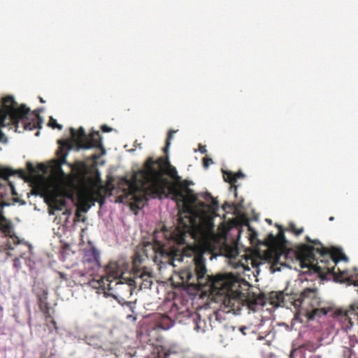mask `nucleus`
I'll use <instances>...</instances> for the list:
<instances>
[{
    "mask_svg": "<svg viewBox=\"0 0 358 358\" xmlns=\"http://www.w3.org/2000/svg\"><path fill=\"white\" fill-rule=\"evenodd\" d=\"M131 199L138 204L145 199V194L150 193L153 196L162 198L171 194L174 197L184 198L180 188L187 189L192 182L182 180L176 169L173 166L168 157L155 159L148 157L141 169L136 171L130 180H126Z\"/></svg>",
    "mask_w": 358,
    "mask_h": 358,
    "instance_id": "1",
    "label": "nucleus"
},
{
    "mask_svg": "<svg viewBox=\"0 0 358 358\" xmlns=\"http://www.w3.org/2000/svg\"><path fill=\"white\" fill-rule=\"evenodd\" d=\"M187 210L179 212L178 226L171 234V241L173 245H170L162 241L155 240L151 247L153 250L152 259L159 265L169 264L176 266V262H181L184 256V247L187 235L194 238L197 231L201 228V218L198 217L194 213L187 208Z\"/></svg>",
    "mask_w": 358,
    "mask_h": 358,
    "instance_id": "2",
    "label": "nucleus"
},
{
    "mask_svg": "<svg viewBox=\"0 0 358 358\" xmlns=\"http://www.w3.org/2000/svg\"><path fill=\"white\" fill-rule=\"evenodd\" d=\"M120 268L115 270L114 279L111 278L108 283V295L117 301L124 300V297L131 296L135 289H150L152 285L151 275L145 270L138 268L141 263V257L135 254L133 259V268L129 270V266L123 260H119Z\"/></svg>",
    "mask_w": 358,
    "mask_h": 358,
    "instance_id": "3",
    "label": "nucleus"
},
{
    "mask_svg": "<svg viewBox=\"0 0 358 358\" xmlns=\"http://www.w3.org/2000/svg\"><path fill=\"white\" fill-rule=\"evenodd\" d=\"M306 239L313 245H300L294 251L301 268L319 274L334 272L335 266L344 254L338 250H329L319 241H312L308 236Z\"/></svg>",
    "mask_w": 358,
    "mask_h": 358,
    "instance_id": "4",
    "label": "nucleus"
},
{
    "mask_svg": "<svg viewBox=\"0 0 358 358\" xmlns=\"http://www.w3.org/2000/svg\"><path fill=\"white\" fill-rule=\"evenodd\" d=\"M42 122V118L35 111L31 113L25 104L18 106L13 96H6L2 99L0 109V142H8L7 137L1 131L3 127L21 133L41 127Z\"/></svg>",
    "mask_w": 358,
    "mask_h": 358,
    "instance_id": "5",
    "label": "nucleus"
},
{
    "mask_svg": "<svg viewBox=\"0 0 358 358\" xmlns=\"http://www.w3.org/2000/svg\"><path fill=\"white\" fill-rule=\"evenodd\" d=\"M211 287L224 295L223 305L227 312L237 313L247 301V296L241 290L240 279L231 273L218 274L212 278Z\"/></svg>",
    "mask_w": 358,
    "mask_h": 358,
    "instance_id": "6",
    "label": "nucleus"
},
{
    "mask_svg": "<svg viewBox=\"0 0 358 358\" xmlns=\"http://www.w3.org/2000/svg\"><path fill=\"white\" fill-rule=\"evenodd\" d=\"M278 233L276 236L269 234L266 239V244L270 247H275V249L269 251L266 255L271 261V269L273 272L280 271L278 265L288 266L287 262L289 252H285L287 241L282 227L278 226Z\"/></svg>",
    "mask_w": 358,
    "mask_h": 358,
    "instance_id": "7",
    "label": "nucleus"
},
{
    "mask_svg": "<svg viewBox=\"0 0 358 358\" xmlns=\"http://www.w3.org/2000/svg\"><path fill=\"white\" fill-rule=\"evenodd\" d=\"M194 273L189 268L182 269L179 277L182 283L189 287L202 286L207 282L211 284L214 276L206 275V259L202 253L196 254L194 257Z\"/></svg>",
    "mask_w": 358,
    "mask_h": 358,
    "instance_id": "8",
    "label": "nucleus"
},
{
    "mask_svg": "<svg viewBox=\"0 0 358 358\" xmlns=\"http://www.w3.org/2000/svg\"><path fill=\"white\" fill-rule=\"evenodd\" d=\"M68 165L71 167L72 173L79 180V196L89 202L94 203L99 202L101 205L104 202V196L101 192V189H96L92 187L87 186L85 184V179L87 173V167L83 162H78L76 164Z\"/></svg>",
    "mask_w": 358,
    "mask_h": 358,
    "instance_id": "9",
    "label": "nucleus"
},
{
    "mask_svg": "<svg viewBox=\"0 0 358 358\" xmlns=\"http://www.w3.org/2000/svg\"><path fill=\"white\" fill-rule=\"evenodd\" d=\"M316 292V289L306 288L301 292L299 296L295 299L294 301L295 306H299L305 311V315L308 320H313L317 316L326 314L322 308H317L320 301Z\"/></svg>",
    "mask_w": 358,
    "mask_h": 358,
    "instance_id": "10",
    "label": "nucleus"
},
{
    "mask_svg": "<svg viewBox=\"0 0 358 358\" xmlns=\"http://www.w3.org/2000/svg\"><path fill=\"white\" fill-rule=\"evenodd\" d=\"M347 280L350 284L358 286V273L350 275ZM335 313L343 330L348 331L352 329L354 325H358V303L351 304L348 309L337 310Z\"/></svg>",
    "mask_w": 358,
    "mask_h": 358,
    "instance_id": "11",
    "label": "nucleus"
},
{
    "mask_svg": "<svg viewBox=\"0 0 358 358\" xmlns=\"http://www.w3.org/2000/svg\"><path fill=\"white\" fill-rule=\"evenodd\" d=\"M59 279L66 282V285L73 287L76 285H85L89 282L90 278L95 273L84 268H73L69 272L57 271Z\"/></svg>",
    "mask_w": 358,
    "mask_h": 358,
    "instance_id": "12",
    "label": "nucleus"
},
{
    "mask_svg": "<svg viewBox=\"0 0 358 358\" xmlns=\"http://www.w3.org/2000/svg\"><path fill=\"white\" fill-rule=\"evenodd\" d=\"M83 253L82 263L85 268L94 273H97L101 266L99 251L89 242L88 245L83 249Z\"/></svg>",
    "mask_w": 358,
    "mask_h": 358,
    "instance_id": "13",
    "label": "nucleus"
},
{
    "mask_svg": "<svg viewBox=\"0 0 358 358\" xmlns=\"http://www.w3.org/2000/svg\"><path fill=\"white\" fill-rule=\"evenodd\" d=\"M66 198L73 199V192L67 189H60L52 192L46 199V202L51 208L49 210V213L50 215L54 214L52 210H62L66 206Z\"/></svg>",
    "mask_w": 358,
    "mask_h": 358,
    "instance_id": "14",
    "label": "nucleus"
},
{
    "mask_svg": "<svg viewBox=\"0 0 358 358\" xmlns=\"http://www.w3.org/2000/svg\"><path fill=\"white\" fill-rule=\"evenodd\" d=\"M118 268H120L118 262H110L104 269L105 275L101 276L97 280L90 278L87 284L94 289H102L108 295V283L110 281L111 278L114 279L115 270L118 269Z\"/></svg>",
    "mask_w": 358,
    "mask_h": 358,
    "instance_id": "15",
    "label": "nucleus"
},
{
    "mask_svg": "<svg viewBox=\"0 0 358 358\" xmlns=\"http://www.w3.org/2000/svg\"><path fill=\"white\" fill-rule=\"evenodd\" d=\"M59 149L57 151L58 157V164L55 167V172L58 180L62 182V179L66 177V173L62 168L63 164H68L66 157L68 152L73 149V143L72 141H59Z\"/></svg>",
    "mask_w": 358,
    "mask_h": 358,
    "instance_id": "16",
    "label": "nucleus"
},
{
    "mask_svg": "<svg viewBox=\"0 0 358 358\" xmlns=\"http://www.w3.org/2000/svg\"><path fill=\"white\" fill-rule=\"evenodd\" d=\"M217 320L218 314L217 313L214 312L212 315H210L208 317V320L209 322V325H208L206 320H202L199 315H196V317L194 319L195 323L194 329L198 332H205L206 331L215 327V321H217Z\"/></svg>",
    "mask_w": 358,
    "mask_h": 358,
    "instance_id": "17",
    "label": "nucleus"
},
{
    "mask_svg": "<svg viewBox=\"0 0 358 358\" xmlns=\"http://www.w3.org/2000/svg\"><path fill=\"white\" fill-rule=\"evenodd\" d=\"M80 148L84 149H90L92 148H98L102 150V153L105 154V149L102 145L101 136L99 131H92L85 143H80Z\"/></svg>",
    "mask_w": 358,
    "mask_h": 358,
    "instance_id": "18",
    "label": "nucleus"
},
{
    "mask_svg": "<svg viewBox=\"0 0 358 358\" xmlns=\"http://www.w3.org/2000/svg\"><path fill=\"white\" fill-rule=\"evenodd\" d=\"M72 138L66 139V141H72L73 147L76 145L77 150L83 149L80 148V143H85L87 141L88 137L86 136L85 131L83 127H80L78 131H76L73 128L70 129Z\"/></svg>",
    "mask_w": 358,
    "mask_h": 358,
    "instance_id": "19",
    "label": "nucleus"
},
{
    "mask_svg": "<svg viewBox=\"0 0 358 358\" xmlns=\"http://www.w3.org/2000/svg\"><path fill=\"white\" fill-rule=\"evenodd\" d=\"M154 329L167 330L173 325V321L166 315L157 314L155 316Z\"/></svg>",
    "mask_w": 358,
    "mask_h": 358,
    "instance_id": "20",
    "label": "nucleus"
},
{
    "mask_svg": "<svg viewBox=\"0 0 358 358\" xmlns=\"http://www.w3.org/2000/svg\"><path fill=\"white\" fill-rule=\"evenodd\" d=\"M48 291L47 289H41L36 293L38 305L41 311L43 313L50 310V307L48 302Z\"/></svg>",
    "mask_w": 358,
    "mask_h": 358,
    "instance_id": "21",
    "label": "nucleus"
},
{
    "mask_svg": "<svg viewBox=\"0 0 358 358\" xmlns=\"http://www.w3.org/2000/svg\"><path fill=\"white\" fill-rule=\"evenodd\" d=\"M223 177L226 182H228L231 185V189H234L235 195H236L237 186L235 185V183L238 178H243L244 174L241 171L236 173L229 171H224Z\"/></svg>",
    "mask_w": 358,
    "mask_h": 358,
    "instance_id": "22",
    "label": "nucleus"
},
{
    "mask_svg": "<svg viewBox=\"0 0 358 358\" xmlns=\"http://www.w3.org/2000/svg\"><path fill=\"white\" fill-rule=\"evenodd\" d=\"M76 182H79V180L73 173H66V177L64 178L61 182L64 186L62 189H67L73 192V190L77 187Z\"/></svg>",
    "mask_w": 358,
    "mask_h": 358,
    "instance_id": "23",
    "label": "nucleus"
},
{
    "mask_svg": "<svg viewBox=\"0 0 358 358\" xmlns=\"http://www.w3.org/2000/svg\"><path fill=\"white\" fill-rule=\"evenodd\" d=\"M45 317V325L49 329L50 333L55 331L56 333L58 331V327L57 322L55 320L53 317L51 315L50 310L43 313Z\"/></svg>",
    "mask_w": 358,
    "mask_h": 358,
    "instance_id": "24",
    "label": "nucleus"
},
{
    "mask_svg": "<svg viewBox=\"0 0 358 358\" xmlns=\"http://www.w3.org/2000/svg\"><path fill=\"white\" fill-rule=\"evenodd\" d=\"M268 297L270 303L274 306H278L284 301V294L282 292H271Z\"/></svg>",
    "mask_w": 358,
    "mask_h": 358,
    "instance_id": "25",
    "label": "nucleus"
},
{
    "mask_svg": "<svg viewBox=\"0 0 358 358\" xmlns=\"http://www.w3.org/2000/svg\"><path fill=\"white\" fill-rule=\"evenodd\" d=\"M204 199L206 202L209 203L208 207L213 212H215L219 208V203L218 201L215 199L210 193H206L204 196Z\"/></svg>",
    "mask_w": 358,
    "mask_h": 358,
    "instance_id": "26",
    "label": "nucleus"
},
{
    "mask_svg": "<svg viewBox=\"0 0 358 358\" xmlns=\"http://www.w3.org/2000/svg\"><path fill=\"white\" fill-rule=\"evenodd\" d=\"M182 192H183V194H184V198L183 199H180V198H177V197H174L173 196V199L174 200H185L188 202H189L190 203L193 204L196 202L197 198L196 196V195L194 194V192L193 191L190 189V191L191 192H188L187 189H183V188H180Z\"/></svg>",
    "mask_w": 358,
    "mask_h": 358,
    "instance_id": "27",
    "label": "nucleus"
},
{
    "mask_svg": "<svg viewBox=\"0 0 358 358\" xmlns=\"http://www.w3.org/2000/svg\"><path fill=\"white\" fill-rule=\"evenodd\" d=\"M19 173L21 177H24V172L23 170H19V171H13L11 169L9 168H5L0 169V178H2L5 180H8V178L10 176L15 175V173Z\"/></svg>",
    "mask_w": 358,
    "mask_h": 358,
    "instance_id": "28",
    "label": "nucleus"
},
{
    "mask_svg": "<svg viewBox=\"0 0 358 358\" xmlns=\"http://www.w3.org/2000/svg\"><path fill=\"white\" fill-rule=\"evenodd\" d=\"M176 131H174V130H170L168 133V135H167V138H166V145H165V147L163 149V151L167 155L168 154V152H169V146L171 145V139L173 138V134L176 133Z\"/></svg>",
    "mask_w": 358,
    "mask_h": 358,
    "instance_id": "29",
    "label": "nucleus"
},
{
    "mask_svg": "<svg viewBox=\"0 0 358 358\" xmlns=\"http://www.w3.org/2000/svg\"><path fill=\"white\" fill-rule=\"evenodd\" d=\"M287 230L294 233L295 235L299 236L303 232V228H296L294 223H290L288 226Z\"/></svg>",
    "mask_w": 358,
    "mask_h": 358,
    "instance_id": "30",
    "label": "nucleus"
},
{
    "mask_svg": "<svg viewBox=\"0 0 358 358\" xmlns=\"http://www.w3.org/2000/svg\"><path fill=\"white\" fill-rule=\"evenodd\" d=\"M48 124L53 129H58L59 130L62 129V125L58 124L57 120L53 117H50Z\"/></svg>",
    "mask_w": 358,
    "mask_h": 358,
    "instance_id": "31",
    "label": "nucleus"
},
{
    "mask_svg": "<svg viewBox=\"0 0 358 358\" xmlns=\"http://www.w3.org/2000/svg\"><path fill=\"white\" fill-rule=\"evenodd\" d=\"M213 164V160L207 157L203 158V166L207 169L210 164Z\"/></svg>",
    "mask_w": 358,
    "mask_h": 358,
    "instance_id": "32",
    "label": "nucleus"
},
{
    "mask_svg": "<svg viewBox=\"0 0 358 358\" xmlns=\"http://www.w3.org/2000/svg\"><path fill=\"white\" fill-rule=\"evenodd\" d=\"M13 266L17 269L21 268V262L19 258H15L13 259Z\"/></svg>",
    "mask_w": 358,
    "mask_h": 358,
    "instance_id": "33",
    "label": "nucleus"
},
{
    "mask_svg": "<svg viewBox=\"0 0 358 358\" xmlns=\"http://www.w3.org/2000/svg\"><path fill=\"white\" fill-rule=\"evenodd\" d=\"M27 168L28 171L30 173H34L35 172V169H34L33 164L31 162H27Z\"/></svg>",
    "mask_w": 358,
    "mask_h": 358,
    "instance_id": "34",
    "label": "nucleus"
},
{
    "mask_svg": "<svg viewBox=\"0 0 358 358\" xmlns=\"http://www.w3.org/2000/svg\"><path fill=\"white\" fill-rule=\"evenodd\" d=\"M101 129L103 132H110L112 131V128L109 127L108 126L103 124L101 127Z\"/></svg>",
    "mask_w": 358,
    "mask_h": 358,
    "instance_id": "35",
    "label": "nucleus"
},
{
    "mask_svg": "<svg viewBox=\"0 0 358 358\" xmlns=\"http://www.w3.org/2000/svg\"><path fill=\"white\" fill-rule=\"evenodd\" d=\"M199 151L202 153V154H206L207 152V150L206 148V146L205 145H199Z\"/></svg>",
    "mask_w": 358,
    "mask_h": 358,
    "instance_id": "36",
    "label": "nucleus"
},
{
    "mask_svg": "<svg viewBox=\"0 0 358 358\" xmlns=\"http://www.w3.org/2000/svg\"><path fill=\"white\" fill-rule=\"evenodd\" d=\"M171 353V352L170 350H164V352H163L164 358H168Z\"/></svg>",
    "mask_w": 358,
    "mask_h": 358,
    "instance_id": "37",
    "label": "nucleus"
},
{
    "mask_svg": "<svg viewBox=\"0 0 358 358\" xmlns=\"http://www.w3.org/2000/svg\"><path fill=\"white\" fill-rule=\"evenodd\" d=\"M98 158H99V155H97L96 154L92 155V159L93 160H96V159H98Z\"/></svg>",
    "mask_w": 358,
    "mask_h": 358,
    "instance_id": "38",
    "label": "nucleus"
},
{
    "mask_svg": "<svg viewBox=\"0 0 358 358\" xmlns=\"http://www.w3.org/2000/svg\"><path fill=\"white\" fill-rule=\"evenodd\" d=\"M226 206H229V205L227 203H225L223 206H222V208L224 210H225L226 208Z\"/></svg>",
    "mask_w": 358,
    "mask_h": 358,
    "instance_id": "39",
    "label": "nucleus"
},
{
    "mask_svg": "<svg viewBox=\"0 0 358 358\" xmlns=\"http://www.w3.org/2000/svg\"><path fill=\"white\" fill-rule=\"evenodd\" d=\"M39 100H40V102H41V103H45V101L43 100V98L39 97Z\"/></svg>",
    "mask_w": 358,
    "mask_h": 358,
    "instance_id": "40",
    "label": "nucleus"
},
{
    "mask_svg": "<svg viewBox=\"0 0 358 358\" xmlns=\"http://www.w3.org/2000/svg\"><path fill=\"white\" fill-rule=\"evenodd\" d=\"M329 221H333V220H334V217L333 216H331V217H330L329 218Z\"/></svg>",
    "mask_w": 358,
    "mask_h": 358,
    "instance_id": "41",
    "label": "nucleus"
},
{
    "mask_svg": "<svg viewBox=\"0 0 358 358\" xmlns=\"http://www.w3.org/2000/svg\"><path fill=\"white\" fill-rule=\"evenodd\" d=\"M36 136H38L39 135V131H37L36 134Z\"/></svg>",
    "mask_w": 358,
    "mask_h": 358,
    "instance_id": "42",
    "label": "nucleus"
},
{
    "mask_svg": "<svg viewBox=\"0 0 358 358\" xmlns=\"http://www.w3.org/2000/svg\"><path fill=\"white\" fill-rule=\"evenodd\" d=\"M317 358H320V357H317Z\"/></svg>",
    "mask_w": 358,
    "mask_h": 358,
    "instance_id": "43",
    "label": "nucleus"
}]
</instances>
